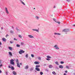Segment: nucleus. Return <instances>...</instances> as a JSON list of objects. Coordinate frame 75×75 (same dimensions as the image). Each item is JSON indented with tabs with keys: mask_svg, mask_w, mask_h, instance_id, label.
I'll return each instance as SVG.
<instances>
[{
	"mask_svg": "<svg viewBox=\"0 0 75 75\" xmlns=\"http://www.w3.org/2000/svg\"><path fill=\"white\" fill-rule=\"evenodd\" d=\"M10 64L12 65H14V59H11L10 60Z\"/></svg>",
	"mask_w": 75,
	"mask_h": 75,
	"instance_id": "nucleus-1",
	"label": "nucleus"
},
{
	"mask_svg": "<svg viewBox=\"0 0 75 75\" xmlns=\"http://www.w3.org/2000/svg\"><path fill=\"white\" fill-rule=\"evenodd\" d=\"M24 52H25V51L23 50H20V51L19 52V53L20 54H22L23 53H24Z\"/></svg>",
	"mask_w": 75,
	"mask_h": 75,
	"instance_id": "nucleus-2",
	"label": "nucleus"
},
{
	"mask_svg": "<svg viewBox=\"0 0 75 75\" xmlns=\"http://www.w3.org/2000/svg\"><path fill=\"white\" fill-rule=\"evenodd\" d=\"M63 31L64 32H68L69 31V29H64L63 30Z\"/></svg>",
	"mask_w": 75,
	"mask_h": 75,
	"instance_id": "nucleus-3",
	"label": "nucleus"
},
{
	"mask_svg": "<svg viewBox=\"0 0 75 75\" xmlns=\"http://www.w3.org/2000/svg\"><path fill=\"white\" fill-rule=\"evenodd\" d=\"M54 47L56 50H59V47L57 46V45H56L54 46Z\"/></svg>",
	"mask_w": 75,
	"mask_h": 75,
	"instance_id": "nucleus-4",
	"label": "nucleus"
},
{
	"mask_svg": "<svg viewBox=\"0 0 75 75\" xmlns=\"http://www.w3.org/2000/svg\"><path fill=\"white\" fill-rule=\"evenodd\" d=\"M28 36L29 38H34V37L33 35H28Z\"/></svg>",
	"mask_w": 75,
	"mask_h": 75,
	"instance_id": "nucleus-5",
	"label": "nucleus"
},
{
	"mask_svg": "<svg viewBox=\"0 0 75 75\" xmlns=\"http://www.w3.org/2000/svg\"><path fill=\"white\" fill-rule=\"evenodd\" d=\"M21 3H22V4H23V5H24V6H25V3H24V2H23V1H22L21 0H19Z\"/></svg>",
	"mask_w": 75,
	"mask_h": 75,
	"instance_id": "nucleus-6",
	"label": "nucleus"
},
{
	"mask_svg": "<svg viewBox=\"0 0 75 75\" xmlns=\"http://www.w3.org/2000/svg\"><path fill=\"white\" fill-rule=\"evenodd\" d=\"M59 68H60L61 69H62L64 68V67L62 65H59Z\"/></svg>",
	"mask_w": 75,
	"mask_h": 75,
	"instance_id": "nucleus-7",
	"label": "nucleus"
},
{
	"mask_svg": "<svg viewBox=\"0 0 75 75\" xmlns=\"http://www.w3.org/2000/svg\"><path fill=\"white\" fill-rule=\"evenodd\" d=\"M5 10L7 14H8V13H9L8 11V10H7V8H5Z\"/></svg>",
	"mask_w": 75,
	"mask_h": 75,
	"instance_id": "nucleus-8",
	"label": "nucleus"
},
{
	"mask_svg": "<svg viewBox=\"0 0 75 75\" xmlns=\"http://www.w3.org/2000/svg\"><path fill=\"white\" fill-rule=\"evenodd\" d=\"M34 68V67H31V68L30 69V71H33Z\"/></svg>",
	"mask_w": 75,
	"mask_h": 75,
	"instance_id": "nucleus-9",
	"label": "nucleus"
},
{
	"mask_svg": "<svg viewBox=\"0 0 75 75\" xmlns=\"http://www.w3.org/2000/svg\"><path fill=\"white\" fill-rule=\"evenodd\" d=\"M35 70L37 71H40V70L39 68H35Z\"/></svg>",
	"mask_w": 75,
	"mask_h": 75,
	"instance_id": "nucleus-10",
	"label": "nucleus"
},
{
	"mask_svg": "<svg viewBox=\"0 0 75 75\" xmlns=\"http://www.w3.org/2000/svg\"><path fill=\"white\" fill-rule=\"evenodd\" d=\"M32 30L33 31H36V32H39V31H38V30H37V29H32Z\"/></svg>",
	"mask_w": 75,
	"mask_h": 75,
	"instance_id": "nucleus-11",
	"label": "nucleus"
},
{
	"mask_svg": "<svg viewBox=\"0 0 75 75\" xmlns=\"http://www.w3.org/2000/svg\"><path fill=\"white\" fill-rule=\"evenodd\" d=\"M40 67V65H36V66L35 68H38Z\"/></svg>",
	"mask_w": 75,
	"mask_h": 75,
	"instance_id": "nucleus-12",
	"label": "nucleus"
},
{
	"mask_svg": "<svg viewBox=\"0 0 75 75\" xmlns=\"http://www.w3.org/2000/svg\"><path fill=\"white\" fill-rule=\"evenodd\" d=\"M55 63L56 64V65H59V63H58V62H55Z\"/></svg>",
	"mask_w": 75,
	"mask_h": 75,
	"instance_id": "nucleus-13",
	"label": "nucleus"
},
{
	"mask_svg": "<svg viewBox=\"0 0 75 75\" xmlns=\"http://www.w3.org/2000/svg\"><path fill=\"white\" fill-rule=\"evenodd\" d=\"M17 67H18V68H20V64H19V63H17Z\"/></svg>",
	"mask_w": 75,
	"mask_h": 75,
	"instance_id": "nucleus-14",
	"label": "nucleus"
},
{
	"mask_svg": "<svg viewBox=\"0 0 75 75\" xmlns=\"http://www.w3.org/2000/svg\"><path fill=\"white\" fill-rule=\"evenodd\" d=\"M48 67L49 68H52V66L51 65H49Z\"/></svg>",
	"mask_w": 75,
	"mask_h": 75,
	"instance_id": "nucleus-15",
	"label": "nucleus"
},
{
	"mask_svg": "<svg viewBox=\"0 0 75 75\" xmlns=\"http://www.w3.org/2000/svg\"><path fill=\"white\" fill-rule=\"evenodd\" d=\"M25 69H28V66L27 65L25 67Z\"/></svg>",
	"mask_w": 75,
	"mask_h": 75,
	"instance_id": "nucleus-16",
	"label": "nucleus"
},
{
	"mask_svg": "<svg viewBox=\"0 0 75 75\" xmlns=\"http://www.w3.org/2000/svg\"><path fill=\"white\" fill-rule=\"evenodd\" d=\"M13 75H17V73L14 71L13 72Z\"/></svg>",
	"mask_w": 75,
	"mask_h": 75,
	"instance_id": "nucleus-17",
	"label": "nucleus"
},
{
	"mask_svg": "<svg viewBox=\"0 0 75 75\" xmlns=\"http://www.w3.org/2000/svg\"><path fill=\"white\" fill-rule=\"evenodd\" d=\"M34 64H39V63L38 62L36 61L34 62Z\"/></svg>",
	"mask_w": 75,
	"mask_h": 75,
	"instance_id": "nucleus-18",
	"label": "nucleus"
},
{
	"mask_svg": "<svg viewBox=\"0 0 75 75\" xmlns=\"http://www.w3.org/2000/svg\"><path fill=\"white\" fill-rule=\"evenodd\" d=\"M8 54L10 55H11V56H12V53L11 52H8Z\"/></svg>",
	"mask_w": 75,
	"mask_h": 75,
	"instance_id": "nucleus-19",
	"label": "nucleus"
},
{
	"mask_svg": "<svg viewBox=\"0 0 75 75\" xmlns=\"http://www.w3.org/2000/svg\"><path fill=\"white\" fill-rule=\"evenodd\" d=\"M35 18L36 19V20H39V18H40V17H39L37 16H36Z\"/></svg>",
	"mask_w": 75,
	"mask_h": 75,
	"instance_id": "nucleus-20",
	"label": "nucleus"
},
{
	"mask_svg": "<svg viewBox=\"0 0 75 75\" xmlns=\"http://www.w3.org/2000/svg\"><path fill=\"white\" fill-rule=\"evenodd\" d=\"M2 40L3 41H4V42H5L6 41V38H2Z\"/></svg>",
	"mask_w": 75,
	"mask_h": 75,
	"instance_id": "nucleus-21",
	"label": "nucleus"
},
{
	"mask_svg": "<svg viewBox=\"0 0 75 75\" xmlns=\"http://www.w3.org/2000/svg\"><path fill=\"white\" fill-rule=\"evenodd\" d=\"M8 48L10 50H13V48L11 47H8Z\"/></svg>",
	"mask_w": 75,
	"mask_h": 75,
	"instance_id": "nucleus-22",
	"label": "nucleus"
},
{
	"mask_svg": "<svg viewBox=\"0 0 75 75\" xmlns=\"http://www.w3.org/2000/svg\"><path fill=\"white\" fill-rule=\"evenodd\" d=\"M55 22L57 23H58L59 24H60V22L58 21H56Z\"/></svg>",
	"mask_w": 75,
	"mask_h": 75,
	"instance_id": "nucleus-23",
	"label": "nucleus"
},
{
	"mask_svg": "<svg viewBox=\"0 0 75 75\" xmlns=\"http://www.w3.org/2000/svg\"><path fill=\"white\" fill-rule=\"evenodd\" d=\"M47 58H51V57L50 56L48 55V56H47Z\"/></svg>",
	"mask_w": 75,
	"mask_h": 75,
	"instance_id": "nucleus-24",
	"label": "nucleus"
},
{
	"mask_svg": "<svg viewBox=\"0 0 75 75\" xmlns=\"http://www.w3.org/2000/svg\"><path fill=\"white\" fill-rule=\"evenodd\" d=\"M16 47H20V45L17 44L16 45Z\"/></svg>",
	"mask_w": 75,
	"mask_h": 75,
	"instance_id": "nucleus-25",
	"label": "nucleus"
},
{
	"mask_svg": "<svg viewBox=\"0 0 75 75\" xmlns=\"http://www.w3.org/2000/svg\"><path fill=\"white\" fill-rule=\"evenodd\" d=\"M25 57L26 58H27L28 57V54H26L25 55Z\"/></svg>",
	"mask_w": 75,
	"mask_h": 75,
	"instance_id": "nucleus-26",
	"label": "nucleus"
},
{
	"mask_svg": "<svg viewBox=\"0 0 75 75\" xmlns=\"http://www.w3.org/2000/svg\"><path fill=\"white\" fill-rule=\"evenodd\" d=\"M3 61L2 60H0V64H3Z\"/></svg>",
	"mask_w": 75,
	"mask_h": 75,
	"instance_id": "nucleus-27",
	"label": "nucleus"
},
{
	"mask_svg": "<svg viewBox=\"0 0 75 75\" xmlns=\"http://www.w3.org/2000/svg\"><path fill=\"white\" fill-rule=\"evenodd\" d=\"M11 69L12 70H14V67L12 66L11 67Z\"/></svg>",
	"mask_w": 75,
	"mask_h": 75,
	"instance_id": "nucleus-28",
	"label": "nucleus"
},
{
	"mask_svg": "<svg viewBox=\"0 0 75 75\" xmlns=\"http://www.w3.org/2000/svg\"><path fill=\"white\" fill-rule=\"evenodd\" d=\"M52 73L53 74H54V75H56V73H55V71H53L52 72Z\"/></svg>",
	"mask_w": 75,
	"mask_h": 75,
	"instance_id": "nucleus-29",
	"label": "nucleus"
},
{
	"mask_svg": "<svg viewBox=\"0 0 75 75\" xmlns=\"http://www.w3.org/2000/svg\"><path fill=\"white\" fill-rule=\"evenodd\" d=\"M16 29L17 31H20V30H19V29L17 28V27H16Z\"/></svg>",
	"mask_w": 75,
	"mask_h": 75,
	"instance_id": "nucleus-30",
	"label": "nucleus"
},
{
	"mask_svg": "<svg viewBox=\"0 0 75 75\" xmlns=\"http://www.w3.org/2000/svg\"><path fill=\"white\" fill-rule=\"evenodd\" d=\"M31 56L32 57V58H34V54H31Z\"/></svg>",
	"mask_w": 75,
	"mask_h": 75,
	"instance_id": "nucleus-31",
	"label": "nucleus"
},
{
	"mask_svg": "<svg viewBox=\"0 0 75 75\" xmlns=\"http://www.w3.org/2000/svg\"><path fill=\"white\" fill-rule=\"evenodd\" d=\"M16 62L17 64H18V59H16Z\"/></svg>",
	"mask_w": 75,
	"mask_h": 75,
	"instance_id": "nucleus-32",
	"label": "nucleus"
},
{
	"mask_svg": "<svg viewBox=\"0 0 75 75\" xmlns=\"http://www.w3.org/2000/svg\"><path fill=\"white\" fill-rule=\"evenodd\" d=\"M40 75H43V72H40Z\"/></svg>",
	"mask_w": 75,
	"mask_h": 75,
	"instance_id": "nucleus-33",
	"label": "nucleus"
},
{
	"mask_svg": "<svg viewBox=\"0 0 75 75\" xmlns=\"http://www.w3.org/2000/svg\"><path fill=\"white\" fill-rule=\"evenodd\" d=\"M64 62L61 61L60 62V64H64Z\"/></svg>",
	"mask_w": 75,
	"mask_h": 75,
	"instance_id": "nucleus-34",
	"label": "nucleus"
},
{
	"mask_svg": "<svg viewBox=\"0 0 75 75\" xmlns=\"http://www.w3.org/2000/svg\"><path fill=\"white\" fill-rule=\"evenodd\" d=\"M18 36H19V37H20V38H22V36H21V35H18Z\"/></svg>",
	"mask_w": 75,
	"mask_h": 75,
	"instance_id": "nucleus-35",
	"label": "nucleus"
},
{
	"mask_svg": "<svg viewBox=\"0 0 75 75\" xmlns=\"http://www.w3.org/2000/svg\"><path fill=\"white\" fill-rule=\"evenodd\" d=\"M46 60H47V61H50V60H51V59L49 58L46 59Z\"/></svg>",
	"mask_w": 75,
	"mask_h": 75,
	"instance_id": "nucleus-36",
	"label": "nucleus"
},
{
	"mask_svg": "<svg viewBox=\"0 0 75 75\" xmlns=\"http://www.w3.org/2000/svg\"><path fill=\"white\" fill-rule=\"evenodd\" d=\"M46 71H47V72H48V71H49L48 69H45Z\"/></svg>",
	"mask_w": 75,
	"mask_h": 75,
	"instance_id": "nucleus-37",
	"label": "nucleus"
},
{
	"mask_svg": "<svg viewBox=\"0 0 75 75\" xmlns=\"http://www.w3.org/2000/svg\"><path fill=\"white\" fill-rule=\"evenodd\" d=\"M10 33H11V34H13V31L12 30H11Z\"/></svg>",
	"mask_w": 75,
	"mask_h": 75,
	"instance_id": "nucleus-38",
	"label": "nucleus"
},
{
	"mask_svg": "<svg viewBox=\"0 0 75 75\" xmlns=\"http://www.w3.org/2000/svg\"><path fill=\"white\" fill-rule=\"evenodd\" d=\"M66 68H67V69H69V67L68 66H67L66 67Z\"/></svg>",
	"mask_w": 75,
	"mask_h": 75,
	"instance_id": "nucleus-39",
	"label": "nucleus"
},
{
	"mask_svg": "<svg viewBox=\"0 0 75 75\" xmlns=\"http://www.w3.org/2000/svg\"><path fill=\"white\" fill-rule=\"evenodd\" d=\"M67 1H68V2H69H69H70V1H71V0H66Z\"/></svg>",
	"mask_w": 75,
	"mask_h": 75,
	"instance_id": "nucleus-40",
	"label": "nucleus"
},
{
	"mask_svg": "<svg viewBox=\"0 0 75 75\" xmlns=\"http://www.w3.org/2000/svg\"><path fill=\"white\" fill-rule=\"evenodd\" d=\"M13 40H15V41H17V39L16 38H14V39H13Z\"/></svg>",
	"mask_w": 75,
	"mask_h": 75,
	"instance_id": "nucleus-41",
	"label": "nucleus"
},
{
	"mask_svg": "<svg viewBox=\"0 0 75 75\" xmlns=\"http://www.w3.org/2000/svg\"><path fill=\"white\" fill-rule=\"evenodd\" d=\"M2 67H3V65L2 64H1V65H0V68Z\"/></svg>",
	"mask_w": 75,
	"mask_h": 75,
	"instance_id": "nucleus-42",
	"label": "nucleus"
},
{
	"mask_svg": "<svg viewBox=\"0 0 75 75\" xmlns=\"http://www.w3.org/2000/svg\"><path fill=\"white\" fill-rule=\"evenodd\" d=\"M21 45H24V43H23V42H21Z\"/></svg>",
	"mask_w": 75,
	"mask_h": 75,
	"instance_id": "nucleus-43",
	"label": "nucleus"
},
{
	"mask_svg": "<svg viewBox=\"0 0 75 75\" xmlns=\"http://www.w3.org/2000/svg\"><path fill=\"white\" fill-rule=\"evenodd\" d=\"M10 43H11V44H12V43H13V42H13L12 41H10Z\"/></svg>",
	"mask_w": 75,
	"mask_h": 75,
	"instance_id": "nucleus-44",
	"label": "nucleus"
},
{
	"mask_svg": "<svg viewBox=\"0 0 75 75\" xmlns=\"http://www.w3.org/2000/svg\"><path fill=\"white\" fill-rule=\"evenodd\" d=\"M38 59H39V60H41V57H39L38 58Z\"/></svg>",
	"mask_w": 75,
	"mask_h": 75,
	"instance_id": "nucleus-45",
	"label": "nucleus"
},
{
	"mask_svg": "<svg viewBox=\"0 0 75 75\" xmlns=\"http://www.w3.org/2000/svg\"><path fill=\"white\" fill-rule=\"evenodd\" d=\"M54 35H57L58 33H54Z\"/></svg>",
	"mask_w": 75,
	"mask_h": 75,
	"instance_id": "nucleus-46",
	"label": "nucleus"
},
{
	"mask_svg": "<svg viewBox=\"0 0 75 75\" xmlns=\"http://www.w3.org/2000/svg\"><path fill=\"white\" fill-rule=\"evenodd\" d=\"M53 20L55 22V21H56L55 19L54 18H53Z\"/></svg>",
	"mask_w": 75,
	"mask_h": 75,
	"instance_id": "nucleus-47",
	"label": "nucleus"
},
{
	"mask_svg": "<svg viewBox=\"0 0 75 75\" xmlns=\"http://www.w3.org/2000/svg\"><path fill=\"white\" fill-rule=\"evenodd\" d=\"M57 35H61V34L59 33H57Z\"/></svg>",
	"mask_w": 75,
	"mask_h": 75,
	"instance_id": "nucleus-48",
	"label": "nucleus"
},
{
	"mask_svg": "<svg viewBox=\"0 0 75 75\" xmlns=\"http://www.w3.org/2000/svg\"><path fill=\"white\" fill-rule=\"evenodd\" d=\"M6 37L7 38V37H8V34H7L6 35Z\"/></svg>",
	"mask_w": 75,
	"mask_h": 75,
	"instance_id": "nucleus-49",
	"label": "nucleus"
},
{
	"mask_svg": "<svg viewBox=\"0 0 75 75\" xmlns=\"http://www.w3.org/2000/svg\"><path fill=\"white\" fill-rule=\"evenodd\" d=\"M65 72H66V73H67V72H68V71H65Z\"/></svg>",
	"mask_w": 75,
	"mask_h": 75,
	"instance_id": "nucleus-50",
	"label": "nucleus"
},
{
	"mask_svg": "<svg viewBox=\"0 0 75 75\" xmlns=\"http://www.w3.org/2000/svg\"><path fill=\"white\" fill-rule=\"evenodd\" d=\"M8 67L9 68H11V67H10V66H9Z\"/></svg>",
	"mask_w": 75,
	"mask_h": 75,
	"instance_id": "nucleus-51",
	"label": "nucleus"
},
{
	"mask_svg": "<svg viewBox=\"0 0 75 75\" xmlns=\"http://www.w3.org/2000/svg\"><path fill=\"white\" fill-rule=\"evenodd\" d=\"M11 27L13 29H14V27L13 26H12Z\"/></svg>",
	"mask_w": 75,
	"mask_h": 75,
	"instance_id": "nucleus-52",
	"label": "nucleus"
},
{
	"mask_svg": "<svg viewBox=\"0 0 75 75\" xmlns=\"http://www.w3.org/2000/svg\"><path fill=\"white\" fill-rule=\"evenodd\" d=\"M0 45H2V44H1V42H0Z\"/></svg>",
	"mask_w": 75,
	"mask_h": 75,
	"instance_id": "nucleus-53",
	"label": "nucleus"
},
{
	"mask_svg": "<svg viewBox=\"0 0 75 75\" xmlns=\"http://www.w3.org/2000/svg\"><path fill=\"white\" fill-rule=\"evenodd\" d=\"M6 75H8V74H7V72H6Z\"/></svg>",
	"mask_w": 75,
	"mask_h": 75,
	"instance_id": "nucleus-54",
	"label": "nucleus"
},
{
	"mask_svg": "<svg viewBox=\"0 0 75 75\" xmlns=\"http://www.w3.org/2000/svg\"><path fill=\"white\" fill-rule=\"evenodd\" d=\"M1 72H2V71L0 70V73H1Z\"/></svg>",
	"mask_w": 75,
	"mask_h": 75,
	"instance_id": "nucleus-55",
	"label": "nucleus"
},
{
	"mask_svg": "<svg viewBox=\"0 0 75 75\" xmlns=\"http://www.w3.org/2000/svg\"><path fill=\"white\" fill-rule=\"evenodd\" d=\"M73 27H75V25H73Z\"/></svg>",
	"mask_w": 75,
	"mask_h": 75,
	"instance_id": "nucleus-56",
	"label": "nucleus"
},
{
	"mask_svg": "<svg viewBox=\"0 0 75 75\" xmlns=\"http://www.w3.org/2000/svg\"><path fill=\"white\" fill-rule=\"evenodd\" d=\"M1 30H3V27L1 28Z\"/></svg>",
	"mask_w": 75,
	"mask_h": 75,
	"instance_id": "nucleus-57",
	"label": "nucleus"
},
{
	"mask_svg": "<svg viewBox=\"0 0 75 75\" xmlns=\"http://www.w3.org/2000/svg\"><path fill=\"white\" fill-rule=\"evenodd\" d=\"M20 65H22V63H20Z\"/></svg>",
	"mask_w": 75,
	"mask_h": 75,
	"instance_id": "nucleus-58",
	"label": "nucleus"
},
{
	"mask_svg": "<svg viewBox=\"0 0 75 75\" xmlns=\"http://www.w3.org/2000/svg\"><path fill=\"white\" fill-rule=\"evenodd\" d=\"M64 75H66V74L64 73Z\"/></svg>",
	"mask_w": 75,
	"mask_h": 75,
	"instance_id": "nucleus-59",
	"label": "nucleus"
},
{
	"mask_svg": "<svg viewBox=\"0 0 75 75\" xmlns=\"http://www.w3.org/2000/svg\"><path fill=\"white\" fill-rule=\"evenodd\" d=\"M44 66H46V64H45L44 65Z\"/></svg>",
	"mask_w": 75,
	"mask_h": 75,
	"instance_id": "nucleus-60",
	"label": "nucleus"
},
{
	"mask_svg": "<svg viewBox=\"0 0 75 75\" xmlns=\"http://www.w3.org/2000/svg\"><path fill=\"white\" fill-rule=\"evenodd\" d=\"M53 8H55V6H54V7Z\"/></svg>",
	"mask_w": 75,
	"mask_h": 75,
	"instance_id": "nucleus-61",
	"label": "nucleus"
},
{
	"mask_svg": "<svg viewBox=\"0 0 75 75\" xmlns=\"http://www.w3.org/2000/svg\"><path fill=\"white\" fill-rule=\"evenodd\" d=\"M56 68H57V69H59L58 68V67H56Z\"/></svg>",
	"mask_w": 75,
	"mask_h": 75,
	"instance_id": "nucleus-62",
	"label": "nucleus"
},
{
	"mask_svg": "<svg viewBox=\"0 0 75 75\" xmlns=\"http://www.w3.org/2000/svg\"><path fill=\"white\" fill-rule=\"evenodd\" d=\"M74 75H75V73L74 74Z\"/></svg>",
	"mask_w": 75,
	"mask_h": 75,
	"instance_id": "nucleus-63",
	"label": "nucleus"
},
{
	"mask_svg": "<svg viewBox=\"0 0 75 75\" xmlns=\"http://www.w3.org/2000/svg\"><path fill=\"white\" fill-rule=\"evenodd\" d=\"M34 9H35V8H34Z\"/></svg>",
	"mask_w": 75,
	"mask_h": 75,
	"instance_id": "nucleus-64",
	"label": "nucleus"
}]
</instances>
